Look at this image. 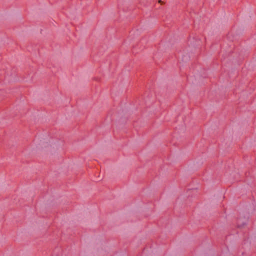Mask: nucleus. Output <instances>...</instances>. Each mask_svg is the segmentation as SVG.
<instances>
[{"mask_svg": "<svg viewBox=\"0 0 256 256\" xmlns=\"http://www.w3.org/2000/svg\"><path fill=\"white\" fill-rule=\"evenodd\" d=\"M246 222H242V224H237V228H244L245 226H246Z\"/></svg>", "mask_w": 256, "mask_h": 256, "instance_id": "1", "label": "nucleus"}, {"mask_svg": "<svg viewBox=\"0 0 256 256\" xmlns=\"http://www.w3.org/2000/svg\"><path fill=\"white\" fill-rule=\"evenodd\" d=\"M158 3L160 4H162V5L163 4L164 2L162 0H158Z\"/></svg>", "mask_w": 256, "mask_h": 256, "instance_id": "2", "label": "nucleus"}]
</instances>
